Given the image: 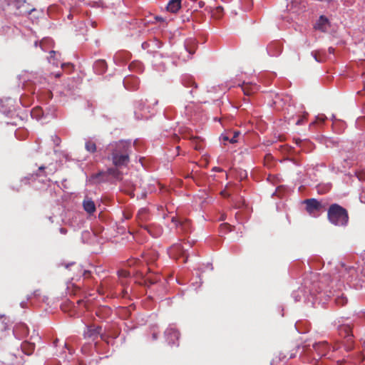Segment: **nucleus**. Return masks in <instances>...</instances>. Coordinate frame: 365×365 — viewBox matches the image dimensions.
Listing matches in <instances>:
<instances>
[{"instance_id": "nucleus-9", "label": "nucleus", "mask_w": 365, "mask_h": 365, "mask_svg": "<svg viewBox=\"0 0 365 365\" xmlns=\"http://www.w3.org/2000/svg\"><path fill=\"white\" fill-rule=\"evenodd\" d=\"M101 327L91 325L86 328V330L84 331L85 338L91 339L95 340L98 338V336L101 334Z\"/></svg>"}, {"instance_id": "nucleus-30", "label": "nucleus", "mask_w": 365, "mask_h": 365, "mask_svg": "<svg viewBox=\"0 0 365 365\" xmlns=\"http://www.w3.org/2000/svg\"><path fill=\"white\" fill-rule=\"evenodd\" d=\"M346 270H347L348 273L353 277L356 274V271L354 267H349V268H346Z\"/></svg>"}, {"instance_id": "nucleus-53", "label": "nucleus", "mask_w": 365, "mask_h": 365, "mask_svg": "<svg viewBox=\"0 0 365 365\" xmlns=\"http://www.w3.org/2000/svg\"><path fill=\"white\" fill-rule=\"evenodd\" d=\"M129 265L132 264V261L128 262Z\"/></svg>"}, {"instance_id": "nucleus-24", "label": "nucleus", "mask_w": 365, "mask_h": 365, "mask_svg": "<svg viewBox=\"0 0 365 365\" xmlns=\"http://www.w3.org/2000/svg\"><path fill=\"white\" fill-rule=\"evenodd\" d=\"M344 343L346 350L349 351L351 350L354 347V341H353V336H351V339H349L348 338L344 339Z\"/></svg>"}, {"instance_id": "nucleus-23", "label": "nucleus", "mask_w": 365, "mask_h": 365, "mask_svg": "<svg viewBox=\"0 0 365 365\" xmlns=\"http://www.w3.org/2000/svg\"><path fill=\"white\" fill-rule=\"evenodd\" d=\"M222 12H223V8L221 6H217L212 11V16L216 19H219L222 16Z\"/></svg>"}, {"instance_id": "nucleus-37", "label": "nucleus", "mask_w": 365, "mask_h": 365, "mask_svg": "<svg viewBox=\"0 0 365 365\" xmlns=\"http://www.w3.org/2000/svg\"><path fill=\"white\" fill-rule=\"evenodd\" d=\"M66 66V67H69V68H70V67H71V68H73V65H72L71 63H63V64L61 65V67H62L63 68H65Z\"/></svg>"}, {"instance_id": "nucleus-36", "label": "nucleus", "mask_w": 365, "mask_h": 365, "mask_svg": "<svg viewBox=\"0 0 365 365\" xmlns=\"http://www.w3.org/2000/svg\"><path fill=\"white\" fill-rule=\"evenodd\" d=\"M59 231L63 235H66L67 233V230L66 228H64V227H61L59 229Z\"/></svg>"}, {"instance_id": "nucleus-40", "label": "nucleus", "mask_w": 365, "mask_h": 365, "mask_svg": "<svg viewBox=\"0 0 365 365\" xmlns=\"http://www.w3.org/2000/svg\"><path fill=\"white\" fill-rule=\"evenodd\" d=\"M132 79H133V80H135V81H137V79H135V78H133V77H131V78H126V79L125 80V85H127V84L129 83V81H130V80H132Z\"/></svg>"}, {"instance_id": "nucleus-4", "label": "nucleus", "mask_w": 365, "mask_h": 365, "mask_svg": "<svg viewBox=\"0 0 365 365\" xmlns=\"http://www.w3.org/2000/svg\"><path fill=\"white\" fill-rule=\"evenodd\" d=\"M120 167L110 168L106 172H99L96 174H94L91 176L92 180H95L96 182H100L104 179L98 180L101 176H104L106 175H109L113 176L114 178L120 180L121 179V172L119 170Z\"/></svg>"}, {"instance_id": "nucleus-27", "label": "nucleus", "mask_w": 365, "mask_h": 365, "mask_svg": "<svg viewBox=\"0 0 365 365\" xmlns=\"http://www.w3.org/2000/svg\"><path fill=\"white\" fill-rule=\"evenodd\" d=\"M118 274L120 278H127V277H129L130 275V274L128 271L124 270V269L119 270L118 272Z\"/></svg>"}, {"instance_id": "nucleus-48", "label": "nucleus", "mask_w": 365, "mask_h": 365, "mask_svg": "<svg viewBox=\"0 0 365 365\" xmlns=\"http://www.w3.org/2000/svg\"><path fill=\"white\" fill-rule=\"evenodd\" d=\"M60 76H61V73H56V78H59Z\"/></svg>"}, {"instance_id": "nucleus-28", "label": "nucleus", "mask_w": 365, "mask_h": 365, "mask_svg": "<svg viewBox=\"0 0 365 365\" xmlns=\"http://www.w3.org/2000/svg\"><path fill=\"white\" fill-rule=\"evenodd\" d=\"M336 303L338 305L344 306V304H346L347 303V299L346 297L341 296V297L336 299Z\"/></svg>"}, {"instance_id": "nucleus-1", "label": "nucleus", "mask_w": 365, "mask_h": 365, "mask_svg": "<svg viewBox=\"0 0 365 365\" xmlns=\"http://www.w3.org/2000/svg\"><path fill=\"white\" fill-rule=\"evenodd\" d=\"M110 155L108 157L115 167L127 166L130 162V143L120 140L110 143L108 146Z\"/></svg>"}, {"instance_id": "nucleus-21", "label": "nucleus", "mask_w": 365, "mask_h": 365, "mask_svg": "<svg viewBox=\"0 0 365 365\" xmlns=\"http://www.w3.org/2000/svg\"><path fill=\"white\" fill-rule=\"evenodd\" d=\"M190 138L192 142L194 148L197 150H200L202 148V145L200 143V138L197 136H190Z\"/></svg>"}, {"instance_id": "nucleus-35", "label": "nucleus", "mask_w": 365, "mask_h": 365, "mask_svg": "<svg viewBox=\"0 0 365 365\" xmlns=\"http://www.w3.org/2000/svg\"><path fill=\"white\" fill-rule=\"evenodd\" d=\"M105 61H99L96 63V66H99L101 67H104L105 66Z\"/></svg>"}, {"instance_id": "nucleus-25", "label": "nucleus", "mask_w": 365, "mask_h": 365, "mask_svg": "<svg viewBox=\"0 0 365 365\" xmlns=\"http://www.w3.org/2000/svg\"><path fill=\"white\" fill-rule=\"evenodd\" d=\"M344 343L346 350L349 351L351 350L354 347V341H353V336H351V339H349L348 338L344 339Z\"/></svg>"}, {"instance_id": "nucleus-3", "label": "nucleus", "mask_w": 365, "mask_h": 365, "mask_svg": "<svg viewBox=\"0 0 365 365\" xmlns=\"http://www.w3.org/2000/svg\"><path fill=\"white\" fill-rule=\"evenodd\" d=\"M312 349H311V351L309 354L313 351H315L316 356L313 355V359H316L317 357L321 358L324 356H326L329 351L330 346L328 343L325 341H319L318 343H314L312 344Z\"/></svg>"}, {"instance_id": "nucleus-12", "label": "nucleus", "mask_w": 365, "mask_h": 365, "mask_svg": "<svg viewBox=\"0 0 365 365\" xmlns=\"http://www.w3.org/2000/svg\"><path fill=\"white\" fill-rule=\"evenodd\" d=\"M14 333L18 337L26 336L29 334V328L25 324L20 323L15 326Z\"/></svg>"}, {"instance_id": "nucleus-39", "label": "nucleus", "mask_w": 365, "mask_h": 365, "mask_svg": "<svg viewBox=\"0 0 365 365\" xmlns=\"http://www.w3.org/2000/svg\"><path fill=\"white\" fill-rule=\"evenodd\" d=\"M328 51L329 54H334V48L333 47H329Z\"/></svg>"}, {"instance_id": "nucleus-41", "label": "nucleus", "mask_w": 365, "mask_h": 365, "mask_svg": "<svg viewBox=\"0 0 365 365\" xmlns=\"http://www.w3.org/2000/svg\"><path fill=\"white\" fill-rule=\"evenodd\" d=\"M144 229L146 230L149 233H150V235H152L150 227L148 225H145Z\"/></svg>"}, {"instance_id": "nucleus-8", "label": "nucleus", "mask_w": 365, "mask_h": 365, "mask_svg": "<svg viewBox=\"0 0 365 365\" xmlns=\"http://www.w3.org/2000/svg\"><path fill=\"white\" fill-rule=\"evenodd\" d=\"M304 203L306 205V210L309 214L320 210L322 207L321 202L315 198L307 199L304 201Z\"/></svg>"}, {"instance_id": "nucleus-51", "label": "nucleus", "mask_w": 365, "mask_h": 365, "mask_svg": "<svg viewBox=\"0 0 365 365\" xmlns=\"http://www.w3.org/2000/svg\"><path fill=\"white\" fill-rule=\"evenodd\" d=\"M10 357H13V355H9ZM14 357L17 359V357L16 356H14Z\"/></svg>"}, {"instance_id": "nucleus-26", "label": "nucleus", "mask_w": 365, "mask_h": 365, "mask_svg": "<svg viewBox=\"0 0 365 365\" xmlns=\"http://www.w3.org/2000/svg\"><path fill=\"white\" fill-rule=\"evenodd\" d=\"M157 255L155 254L153 252H150L145 254V258L146 260L150 262H154L157 259Z\"/></svg>"}, {"instance_id": "nucleus-15", "label": "nucleus", "mask_w": 365, "mask_h": 365, "mask_svg": "<svg viewBox=\"0 0 365 365\" xmlns=\"http://www.w3.org/2000/svg\"><path fill=\"white\" fill-rule=\"evenodd\" d=\"M339 332L341 336L344 339L348 338L349 340L351 339V336H353L351 327L349 325L340 326L339 328Z\"/></svg>"}, {"instance_id": "nucleus-2", "label": "nucleus", "mask_w": 365, "mask_h": 365, "mask_svg": "<svg viewBox=\"0 0 365 365\" xmlns=\"http://www.w3.org/2000/svg\"><path fill=\"white\" fill-rule=\"evenodd\" d=\"M327 218L335 226L344 227L349 222L348 211L339 204H331L327 210Z\"/></svg>"}, {"instance_id": "nucleus-50", "label": "nucleus", "mask_w": 365, "mask_h": 365, "mask_svg": "<svg viewBox=\"0 0 365 365\" xmlns=\"http://www.w3.org/2000/svg\"><path fill=\"white\" fill-rule=\"evenodd\" d=\"M221 194L225 196V191L221 192Z\"/></svg>"}, {"instance_id": "nucleus-33", "label": "nucleus", "mask_w": 365, "mask_h": 365, "mask_svg": "<svg viewBox=\"0 0 365 365\" xmlns=\"http://www.w3.org/2000/svg\"><path fill=\"white\" fill-rule=\"evenodd\" d=\"M222 226H223L225 228H227L229 232L232 231V228H231L232 226L230 225H229L227 223H225V224H222Z\"/></svg>"}, {"instance_id": "nucleus-13", "label": "nucleus", "mask_w": 365, "mask_h": 365, "mask_svg": "<svg viewBox=\"0 0 365 365\" xmlns=\"http://www.w3.org/2000/svg\"><path fill=\"white\" fill-rule=\"evenodd\" d=\"M240 135V131L235 130L227 132L225 134H222L221 137L223 141H229L231 143H235L237 142V138Z\"/></svg>"}, {"instance_id": "nucleus-19", "label": "nucleus", "mask_w": 365, "mask_h": 365, "mask_svg": "<svg viewBox=\"0 0 365 365\" xmlns=\"http://www.w3.org/2000/svg\"><path fill=\"white\" fill-rule=\"evenodd\" d=\"M46 167L44 165H41L38 168V170L36 173H34L31 175V178H39V177H46V173L45 171Z\"/></svg>"}, {"instance_id": "nucleus-18", "label": "nucleus", "mask_w": 365, "mask_h": 365, "mask_svg": "<svg viewBox=\"0 0 365 365\" xmlns=\"http://www.w3.org/2000/svg\"><path fill=\"white\" fill-rule=\"evenodd\" d=\"M312 55L315 61L317 62H323L327 58V53L323 52L322 50L313 51Z\"/></svg>"}, {"instance_id": "nucleus-44", "label": "nucleus", "mask_w": 365, "mask_h": 365, "mask_svg": "<svg viewBox=\"0 0 365 365\" xmlns=\"http://www.w3.org/2000/svg\"><path fill=\"white\" fill-rule=\"evenodd\" d=\"M155 19L158 21H163V19L160 16H156L155 17Z\"/></svg>"}, {"instance_id": "nucleus-14", "label": "nucleus", "mask_w": 365, "mask_h": 365, "mask_svg": "<svg viewBox=\"0 0 365 365\" xmlns=\"http://www.w3.org/2000/svg\"><path fill=\"white\" fill-rule=\"evenodd\" d=\"M21 348L24 354L30 356L33 354L35 349V344L28 341H24L22 342Z\"/></svg>"}, {"instance_id": "nucleus-38", "label": "nucleus", "mask_w": 365, "mask_h": 365, "mask_svg": "<svg viewBox=\"0 0 365 365\" xmlns=\"http://www.w3.org/2000/svg\"><path fill=\"white\" fill-rule=\"evenodd\" d=\"M11 364L12 365H22L21 360H19V361H11Z\"/></svg>"}, {"instance_id": "nucleus-34", "label": "nucleus", "mask_w": 365, "mask_h": 365, "mask_svg": "<svg viewBox=\"0 0 365 365\" xmlns=\"http://www.w3.org/2000/svg\"><path fill=\"white\" fill-rule=\"evenodd\" d=\"M191 48L192 47H184L185 51L188 53L189 55L192 54L194 53V51H192Z\"/></svg>"}, {"instance_id": "nucleus-49", "label": "nucleus", "mask_w": 365, "mask_h": 365, "mask_svg": "<svg viewBox=\"0 0 365 365\" xmlns=\"http://www.w3.org/2000/svg\"><path fill=\"white\" fill-rule=\"evenodd\" d=\"M50 53H51V56H52V54H55L56 52L54 51H52L50 52Z\"/></svg>"}, {"instance_id": "nucleus-32", "label": "nucleus", "mask_w": 365, "mask_h": 365, "mask_svg": "<svg viewBox=\"0 0 365 365\" xmlns=\"http://www.w3.org/2000/svg\"><path fill=\"white\" fill-rule=\"evenodd\" d=\"M307 115V113H306V115H304L302 118H300L299 120H297L296 124L297 125H301L303 121H304V119L306 118V115Z\"/></svg>"}, {"instance_id": "nucleus-5", "label": "nucleus", "mask_w": 365, "mask_h": 365, "mask_svg": "<svg viewBox=\"0 0 365 365\" xmlns=\"http://www.w3.org/2000/svg\"><path fill=\"white\" fill-rule=\"evenodd\" d=\"M168 254L170 256V257L175 258L176 259H178L180 257L183 258V263H185L187 260V257L185 255V252L183 250L182 247L179 245H173L170 247L168 250Z\"/></svg>"}, {"instance_id": "nucleus-46", "label": "nucleus", "mask_w": 365, "mask_h": 365, "mask_svg": "<svg viewBox=\"0 0 365 365\" xmlns=\"http://www.w3.org/2000/svg\"><path fill=\"white\" fill-rule=\"evenodd\" d=\"M362 91H365V85L364 86L363 90L360 91H358V93L361 94Z\"/></svg>"}, {"instance_id": "nucleus-52", "label": "nucleus", "mask_w": 365, "mask_h": 365, "mask_svg": "<svg viewBox=\"0 0 365 365\" xmlns=\"http://www.w3.org/2000/svg\"><path fill=\"white\" fill-rule=\"evenodd\" d=\"M202 4H203V3H202L201 1H200V2H199L200 6H202Z\"/></svg>"}, {"instance_id": "nucleus-47", "label": "nucleus", "mask_w": 365, "mask_h": 365, "mask_svg": "<svg viewBox=\"0 0 365 365\" xmlns=\"http://www.w3.org/2000/svg\"><path fill=\"white\" fill-rule=\"evenodd\" d=\"M125 215V218L126 219H130L131 217V215L130 214L128 215Z\"/></svg>"}, {"instance_id": "nucleus-16", "label": "nucleus", "mask_w": 365, "mask_h": 365, "mask_svg": "<svg viewBox=\"0 0 365 365\" xmlns=\"http://www.w3.org/2000/svg\"><path fill=\"white\" fill-rule=\"evenodd\" d=\"M83 207L86 212L88 214H93L96 208L94 202L91 199H85L83 202Z\"/></svg>"}, {"instance_id": "nucleus-20", "label": "nucleus", "mask_w": 365, "mask_h": 365, "mask_svg": "<svg viewBox=\"0 0 365 365\" xmlns=\"http://www.w3.org/2000/svg\"><path fill=\"white\" fill-rule=\"evenodd\" d=\"M148 210L146 208H142L138 213V219L139 221L143 222L147 220Z\"/></svg>"}, {"instance_id": "nucleus-31", "label": "nucleus", "mask_w": 365, "mask_h": 365, "mask_svg": "<svg viewBox=\"0 0 365 365\" xmlns=\"http://www.w3.org/2000/svg\"><path fill=\"white\" fill-rule=\"evenodd\" d=\"M357 177L360 180H365V171H361L357 173Z\"/></svg>"}, {"instance_id": "nucleus-10", "label": "nucleus", "mask_w": 365, "mask_h": 365, "mask_svg": "<svg viewBox=\"0 0 365 365\" xmlns=\"http://www.w3.org/2000/svg\"><path fill=\"white\" fill-rule=\"evenodd\" d=\"M329 27L330 22L329 19L323 15L319 16V18L314 25V29L315 30H319L322 32L327 31Z\"/></svg>"}, {"instance_id": "nucleus-7", "label": "nucleus", "mask_w": 365, "mask_h": 365, "mask_svg": "<svg viewBox=\"0 0 365 365\" xmlns=\"http://www.w3.org/2000/svg\"><path fill=\"white\" fill-rule=\"evenodd\" d=\"M311 344L307 343V341L304 342L302 345H297L293 350L290 351L287 355H284L282 357V359H293L296 356L299 349H302V351L304 353V355H309V352L311 351Z\"/></svg>"}, {"instance_id": "nucleus-11", "label": "nucleus", "mask_w": 365, "mask_h": 365, "mask_svg": "<svg viewBox=\"0 0 365 365\" xmlns=\"http://www.w3.org/2000/svg\"><path fill=\"white\" fill-rule=\"evenodd\" d=\"M165 337L170 344H175V342L179 339L180 333L174 328H168L166 329Z\"/></svg>"}, {"instance_id": "nucleus-42", "label": "nucleus", "mask_w": 365, "mask_h": 365, "mask_svg": "<svg viewBox=\"0 0 365 365\" xmlns=\"http://www.w3.org/2000/svg\"><path fill=\"white\" fill-rule=\"evenodd\" d=\"M242 90H243V91H244L245 95L249 96V95L251 94V93L249 91V90H245V88H242Z\"/></svg>"}, {"instance_id": "nucleus-17", "label": "nucleus", "mask_w": 365, "mask_h": 365, "mask_svg": "<svg viewBox=\"0 0 365 365\" xmlns=\"http://www.w3.org/2000/svg\"><path fill=\"white\" fill-rule=\"evenodd\" d=\"M181 7V0H170L167 6V10L172 13H176Z\"/></svg>"}, {"instance_id": "nucleus-6", "label": "nucleus", "mask_w": 365, "mask_h": 365, "mask_svg": "<svg viewBox=\"0 0 365 365\" xmlns=\"http://www.w3.org/2000/svg\"><path fill=\"white\" fill-rule=\"evenodd\" d=\"M171 221L178 228H180L182 232L187 233L190 232L191 222L189 220L185 218H179L176 216H174L172 217Z\"/></svg>"}, {"instance_id": "nucleus-29", "label": "nucleus", "mask_w": 365, "mask_h": 365, "mask_svg": "<svg viewBox=\"0 0 365 365\" xmlns=\"http://www.w3.org/2000/svg\"><path fill=\"white\" fill-rule=\"evenodd\" d=\"M207 42V38L204 36L198 37L197 39V44H204Z\"/></svg>"}, {"instance_id": "nucleus-45", "label": "nucleus", "mask_w": 365, "mask_h": 365, "mask_svg": "<svg viewBox=\"0 0 365 365\" xmlns=\"http://www.w3.org/2000/svg\"><path fill=\"white\" fill-rule=\"evenodd\" d=\"M157 338H158L157 334H156L155 333H153V339L154 340H155V339H157Z\"/></svg>"}, {"instance_id": "nucleus-43", "label": "nucleus", "mask_w": 365, "mask_h": 365, "mask_svg": "<svg viewBox=\"0 0 365 365\" xmlns=\"http://www.w3.org/2000/svg\"><path fill=\"white\" fill-rule=\"evenodd\" d=\"M311 278L316 279H317V274H311Z\"/></svg>"}, {"instance_id": "nucleus-22", "label": "nucleus", "mask_w": 365, "mask_h": 365, "mask_svg": "<svg viewBox=\"0 0 365 365\" xmlns=\"http://www.w3.org/2000/svg\"><path fill=\"white\" fill-rule=\"evenodd\" d=\"M85 148L87 151L91 153H95L96 151V145L91 140H88L86 143Z\"/></svg>"}]
</instances>
